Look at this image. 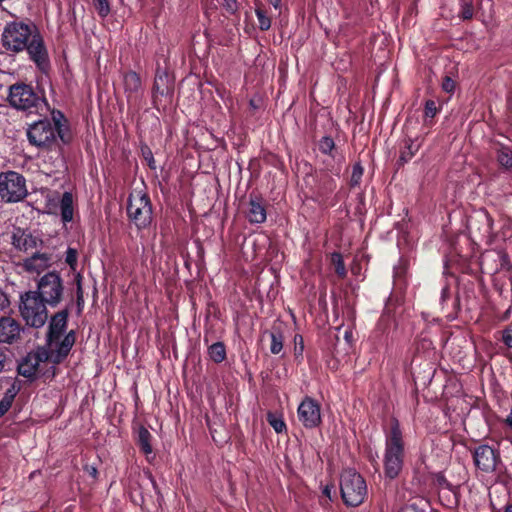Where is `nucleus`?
<instances>
[{"instance_id":"nucleus-1","label":"nucleus","mask_w":512,"mask_h":512,"mask_svg":"<svg viewBox=\"0 0 512 512\" xmlns=\"http://www.w3.org/2000/svg\"><path fill=\"white\" fill-rule=\"evenodd\" d=\"M1 45L10 54L26 52L28 59L42 73H47L51 68L44 38L37 26L30 21L7 22L1 34Z\"/></svg>"},{"instance_id":"nucleus-2","label":"nucleus","mask_w":512,"mask_h":512,"mask_svg":"<svg viewBox=\"0 0 512 512\" xmlns=\"http://www.w3.org/2000/svg\"><path fill=\"white\" fill-rule=\"evenodd\" d=\"M385 448L383 468L385 477L395 479L401 473L405 459L403 432L398 419L391 418L389 427L384 429Z\"/></svg>"},{"instance_id":"nucleus-3","label":"nucleus","mask_w":512,"mask_h":512,"mask_svg":"<svg viewBox=\"0 0 512 512\" xmlns=\"http://www.w3.org/2000/svg\"><path fill=\"white\" fill-rule=\"evenodd\" d=\"M127 216L138 230L147 229L152 224L153 208L146 192L134 190L129 194Z\"/></svg>"},{"instance_id":"nucleus-4","label":"nucleus","mask_w":512,"mask_h":512,"mask_svg":"<svg viewBox=\"0 0 512 512\" xmlns=\"http://www.w3.org/2000/svg\"><path fill=\"white\" fill-rule=\"evenodd\" d=\"M341 497L347 506L357 507L367 496L364 478L353 468L344 469L340 476Z\"/></svg>"},{"instance_id":"nucleus-5","label":"nucleus","mask_w":512,"mask_h":512,"mask_svg":"<svg viewBox=\"0 0 512 512\" xmlns=\"http://www.w3.org/2000/svg\"><path fill=\"white\" fill-rule=\"evenodd\" d=\"M46 302L38 297L37 292L27 291L20 295L19 311L28 326L41 328L48 319Z\"/></svg>"},{"instance_id":"nucleus-6","label":"nucleus","mask_w":512,"mask_h":512,"mask_svg":"<svg viewBox=\"0 0 512 512\" xmlns=\"http://www.w3.org/2000/svg\"><path fill=\"white\" fill-rule=\"evenodd\" d=\"M27 196L26 180L15 171L0 173V197L8 203H16Z\"/></svg>"},{"instance_id":"nucleus-7","label":"nucleus","mask_w":512,"mask_h":512,"mask_svg":"<svg viewBox=\"0 0 512 512\" xmlns=\"http://www.w3.org/2000/svg\"><path fill=\"white\" fill-rule=\"evenodd\" d=\"M27 137L30 144L38 148H49L57 138L63 140V134L57 131L49 119L39 120L31 124L27 130Z\"/></svg>"},{"instance_id":"nucleus-8","label":"nucleus","mask_w":512,"mask_h":512,"mask_svg":"<svg viewBox=\"0 0 512 512\" xmlns=\"http://www.w3.org/2000/svg\"><path fill=\"white\" fill-rule=\"evenodd\" d=\"M63 290L64 287L60 275L57 272H48L39 279L35 292L48 305L55 307L61 301Z\"/></svg>"},{"instance_id":"nucleus-9","label":"nucleus","mask_w":512,"mask_h":512,"mask_svg":"<svg viewBox=\"0 0 512 512\" xmlns=\"http://www.w3.org/2000/svg\"><path fill=\"white\" fill-rule=\"evenodd\" d=\"M76 211V202L71 192L65 191L61 196L55 193L46 199V212L48 214H59L63 226L72 222Z\"/></svg>"},{"instance_id":"nucleus-10","label":"nucleus","mask_w":512,"mask_h":512,"mask_svg":"<svg viewBox=\"0 0 512 512\" xmlns=\"http://www.w3.org/2000/svg\"><path fill=\"white\" fill-rule=\"evenodd\" d=\"M42 100L33 87L28 84L18 83L9 88L8 101L12 107L18 110L31 111Z\"/></svg>"},{"instance_id":"nucleus-11","label":"nucleus","mask_w":512,"mask_h":512,"mask_svg":"<svg viewBox=\"0 0 512 512\" xmlns=\"http://www.w3.org/2000/svg\"><path fill=\"white\" fill-rule=\"evenodd\" d=\"M473 460L475 466L486 473L494 472L501 461L499 452L486 444L475 448Z\"/></svg>"},{"instance_id":"nucleus-12","label":"nucleus","mask_w":512,"mask_h":512,"mask_svg":"<svg viewBox=\"0 0 512 512\" xmlns=\"http://www.w3.org/2000/svg\"><path fill=\"white\" fill-rule=\"evenodd\" d=\"M298 418L306 428H315L321 423L319 404L311 397H305L298 406Z\"/></svg>"},{"instance_id":"nucleus-13","label":"nucleus","mask_w":512,"mask_h":512,"mask_svg":"<svg viewBox=\"0 0 512 512\" xmlns=\"http://www.w3.org/2000/svg\"><path fill=\"white\" fill-rule=\"evenodd\" d=\"M11 245L18 252L28 253L42 243L41 239L34 236L28 229L14 227L10 236Z\"/></svg>"},{"instance_id":"nucleus-14","label":"nucleus","mask_w":512,"mask_h":512,"mask_svg":"<svg viewBox=\"0 0 512 512\" xmlns=\"http://www.w3.org/2000/svg\"><path fill=\"white\" fill-rule=\"evenodd\" d=\"M51 257L47 253L35 252L32 256L25 258L19 264L22 269L29 274H41L49 268Z\"/></svg>"},{"instance_id":"nucleus-15","label":"nucleus","mask_w":512,"mask_h":512,"mask_svg":"<svg viewBox=\"0 0 512 512\" xmlns=\"http://www.w3.org/2000/svg\"><path fill=\"white\" fill-rule=\"evenodd\" d=\"M68 311L62 310L51 317L47 333V343L53 346L54 340H59L66 329Z\"/></svg>"},{"instance_id":"nucleus-16","label":"nucleus","mask_w":512,"mask_h":512,"mask_svg":"<svg viewBox=\"0 0 512 512\" xmlns=\"http://www.w3.org/2000/svg\"><path fill=\"white\" fill-rule=\"evenodd\" d=\"M75 343V332L72 330L67 333L62 340H54L52 347V363H61L70 353Z\"/></svg>"},{"instance_id":"nucleus-17","label":"nucleus","mask_w":512,"mask_h":512,"mask_svg":"<svg viewBox=\"0 0 512 512\" xmlns=\"http://www.w3.org/2000/svg\"><path fill=\"white\" fill-rule=\"evenodd\" d=\"M20 332V324L14 318H0V343H12L20 336Z\"/></svg>"},{"instance_id":"nucleus-18","label":"nucleus","mask_w":512,"mask_h":512,"mask_svg":"<svg viewBox=\"0 0 512 512\" xmlns=\"http://www.w3.org/2000/svg\"><path fill=\"white\" fill-rule=\"evenodd\" d=\"M123 85L128 100L136 98L141 91V79L134 71H129L124 74Z\"/></svg>"},{"instance_id":"nucleus-19","label":"nucleus","mask_w":512,"mask_h":512,"mask_svg":"<svg viewBox=\"0 0 512 512\" xmlns=\"http://www.w3.org/2000/svg\"><path fill=\"white\" fill-rule=\"evenodd\" d=\"M247 217L250 223H263L266 220V209L259 201L251 199Z\"/></svg>"},{"instance_id":"nucleus-20","label":"nucleus","mask_w":512,"mask_h":512,"mask_svg":"<svg viewBox=\"0 0 512 512\" xmlns=\"http://www.w3.org/2000/svg\"><path fill=\"white\" fill-rule=\"evenodd\" d=\"M19 387L13 383L4 393L0 400V418L5 415L11 408L16 395L19 392Z\"/></svg>"},{"instance_id":"nucleus-21","label":"nucleus","mask_w":512,"mask_h":512,"mask_svg":"<svg viewBox=\"0 0 512 512\" xmlns=\"http://www.w3.org/2000/svg\"><path fill=\"white\" fill-rule=\"evenodd\" d=\"M151 433L144 427H140L138 430L137 443L141 451L148 457L153 453L151 446Z\"/></svg>"},{"instance_id":"nucleus-22","label":"nucleus","mask_w":512,"mask_h":512,"mask_svg":"<svg viewBox=\"0 0 512 512\" xmlns=\"http://www.w3.org/2000/svg\"><path fill=\"white\" fill-rule=\"evenodd\" d=\"M52 347L47 343V347H39L35 351L28 353L29 355V361H35L39 365L42 362H46L50 360L52 362Z\"/></svg>"},{"instance_id":"nucleus-23","label":"nucleus","mask_w":512,"mask_h":512,"mask_svg":"<svg viewBox=\"0 0 512 512\" xmlns=\"http://www.w3.org/2000/svg\"><path fill=\"white\" fill-rule=\"evenodd\" d=\"M39 364L35 361H29V355L20 362L18 366V373L26 378H33L36 376Z\"/></svg>"},{"instance_id":"nucleus-24","label":"nucleus","mask_w":512,"mask_h":512,"mask_svg":"<svg viewBox=\"0 0 512 512\" xmlns=\"http://www.w3.org/2000/svg\"><path fill=\"white\" fill-rule=\"evenodd\" d=\"M496 154L500 166L507 170L512 169V149L510 147L500 145Z\"/></svg>"},{"instance_id":"nucleus-25","label":"nucleus","mask_w":512,"mask_h":512,"mask_svg":"<svg viewBox=\"0 0 512 512\" xmlns=\"http://www.w3.org/2000/svg\"><path fill=\"white\" fill-rule=\"evenodd\" d=\"M208 355L215 363H221L226 358V348L222 342L213 343L208 348Z\"/></svg>"},{"instance_id":"nucleus-26","label":"nucleus","mask_w":512,"mask_h":512,"mask_svg":"<svg viewBox=\"0 0 512 512\" xmlns=\"http://www.w3.org/2000/svg\"><path fill=\"white\" fill-rule=\"evenodd\" d=\"M418 149L419 145L415 141L411 139L407 140L405 142V148L400 152L399 162L405 164L410 161Z\"/></svg>"},{"instance_id":"nucleus-27","label":"nucleus","mask_w":512,"mask_h":512,"mask_svg":"<svg viewBox=\"0 0 512 512\" xmlns=\"http://www.w3.org/2000/svg\"><path fill=\"white\" fill-rule=\"evenodd\" d=\"M267 422L269 425L275 430L276 433H282L286 431L287 427L283 420L282 415L274 413V412H268L267 413Z\"/></svg>"},{"instance_id":"nucleus-28","label":"nucleus","mask_w":512,"mask_h":512,"mask_svg":"<svg viewBox=\"0 0 512 512\" xmlns=\"http://www.w3.org/2000/svg\"><path fill=\"white\" fill-rule=\"evenodd\" d=\"M270 338V352L277 355L283 350L284 337L280 331H272L270 333Z\"/></svg>"},{"instance_id":"nucleus-29","label":"nucleus","mask_w":512,"mask_h":512,"mask_svg":"<svg viewBox=\"0 0 512 512\" xmlns=\"http://www.w3.org/2000/svg\"><path fill=\"white\" fill-rule=\"evenodd\" d=\"M51 117H52V120H50V121L52 122V125L57 127V131H59L61 134H63L64 128H65V123H66L64 114L59 110H53L51 113Z\"/></svg>"},{"instance_id":"nucleus-30","label":"nucleus","mask_w":512,"mask_h":512,"mask_svg":"<svg viewBox=\"0 0 512 512\" xmlns=\"http://www.w3.org/2000/svg\"><path fill=\"white\" fill-rule=\"evenodd\" d=\"M335 148L334 140L329 136H324L319 141V150L326 155H332V151Z\"/></svg>"},{"instance_id":"nucleus-31","label":"nucleus","mask_w":512,"mask_h":512,"mask_svg":"<svg viewBox=\"0 0 512 512\" xmlns=\"http://www.w3.org/2000/svg\"><path fill=\"white\" fill-rule=\"evenodd\" d=\"M331 258H332V262L335 266L336 274L340 277H345L346 276V268H345V264H344L342 255L340 253L335 252L332 254Z\"/></svg>"},{"instance_id":"nucleus-32","label":"nucleus","mask_w":512,"mask_h":512,"mask_svg":"<svg viewBox=\"0 0 512 512\" xmlns=\"http://www.w3.org/2000/svg\"><path fill=\"white\" fill-rule=\"evenodd\" d=\"M255 14H256V17L258 19V23H259V28L262 30V31H266L268 30L270 27H271V20L270 18L266 15L265 11L262 10L261 8L257 7L255 9Z\"/></svg>"},{"instance_id":"nucleus-33","label":"nucleus","mask_w":512,"mask_h":512,"mask_svg":"<svg viewBox=\"0 0 512 512\" xmlns=\"http://www.w3.org/2000/svg\"><path fill=\"white\" fill-rule=\"evenodd\" d=\"M435 482L441 490H448L453 494H456L457 487L453 486L444 476L443 473L435 475Z\"/></svg>"},{"instance_id":"nucleus-34","label":"nucleus","mask_w":512,"mask_h":512,"mask_svg":"<svg viewBox=\"0 0 512 512\" xmlns=\"http://www.w3.org/2000/svg\"><path fill=\"white\" fill-rule=\"evenodd\" d=\"M364 169L361 165V163H355L353 165L352 169V175L350 179V185L352 187L358 186L361 182L362 176H363Z\"/></svg>"},{"instance_id":"nucleus-35","label":"nucleus","mask_w":512,"mask_h":512,"mask_svg":"<svg viewBox=\"0 0 512 512\" xmlns=\"http://www.w3.org/2000/svg\"><path fill=\"white\" fill-rule=\"evenodd\" d=\"M94 6L102 18L106 17L110 13V5L108 0H93Z\"/></svg>"},{"instance_id":"nucleus-36","label":"nucleus","mask_w":512,"mask_h":512,"mask_svg":"<svg viewBox=\"0 0 512 512\" xmlns=\"http://www.w3.org/2000/svg\"><path fill=\"white\" fill-rule=\"evenodd\" d=\"M78 252L76 249L69 247L65 253V262L71 269H75L77 265Z\"/></svg>"},{"instance_id":"nucleus-37","label":"nucleus","mask_w":512,"mask_h":512,"mask_svg":"<svg viewBox=\"0 0 512 512\" xmlns=\"http://www.w3.org/2000/svg\"><path fill=\"white\" fill-rule=\"evenodd\" d=\"M474 9L471 2L463 1L461 3L460 16L464 20L471 19L473 17Z\"/></svg>"},{"instance_id":"nucleus-38","label":"nucleus","mask_w":512,"mask_h":512,"mask_svg":"<svg viewBox=\"0 0 512 512\" xmlns=\"http://www.w3.org/2000/svg\"><path fill=\"white\" fill-rule=\"evenodd\" d=\"M294 342H295V348H294L295 356L297 358L298 357H302L303 351H304V343H303L302 336L301 335H295Z\"/></svg>"},{"instance_id":"nucleus-39","label":"nucleus","mask_w":512,"mask_h":512,"mask_svg":"<svg viewBox=\"0 0 512 512\" xmlns=\"http://www.w3.org/2000/svg\"><path fill=\"white\" fill-rule=\"evenodd\" d=\"M437 112L436 103L433 100H427L425 103V116L433 118Z\"/></svg>"},{"instance_id":"nucleus-40","label":"nucleus","mask_w":512,"mask_h":512,"mask_svg":"<svg viewBox=\"0 0 512 512\" xmlns=\"http://www.w3.org/2000/svg\"><path fill=\"white\" fill-rule=\"evenodd\" d=\"M455 82L452 78L446 76L442 82V89L447 93H453L455 90Z\"/></svg>"},{"instance_id":"nucleus-41","label":"nucleus","mask_w":512,"mask_h":512,"mask_svg":"<svg viewBox=\"0 0 512 512\" xmlns=\"http://www.w3.org/2000/svg\"><path fill=\"white\" fill-rule=\"evenodd\" d=\"M449 299H451V290L448 285H445L441 290L440 304L444 306L446 301Z\"/></svg>"},{"instance_id":"nucleus-42","label":"nucleus","mask_w":512,"mask_h":512,"mask_svg":"<svg viewBox=\"0 0 512 512\" xmlns=\"http://www.w3.org/2000/svg\"><path fill=\"white\" fill-rule=\"evenodd\" d=\"M223 6L231 14L235 13L238 8L236 0H223Z\"/></svg>"},{"instance_id":"nucleus-43","label":"nucleus","mask_w":512,"mask_h":512,"mask_svg":"<svg viewBox=\"0 0 512 512\" xmlns=\"http://www.w3.org/2000/svg\"><path fill=\"white\" fill-rule=\"evenodd\" d=\"M502 341L506 346L512 348V329H505L503 331Z\"/></svg>"},{"instance_id":"nucleus-44","label":"nucleus","mask_w":512,"mask_h":512,"mask_svg":"<svg viewBox=\"0 0 512 512\" xmlns=\"http://www.w3.org/2000/svg\"><path fill=\"white\" fill-rule=\"evenodd\" d=\"M145 160L148 162L150 168L155 169V160L150 149L142 150Z\"/></svg>"},{"instance_id":"nucleus-45","label":"nucleus","mask_w":512,"mask_h":512,"mask_svg":"<svg viewBox=\"0 0 512 512\" xmlns=\"http://www.w3.org/2000/svg\"><path fill=\"white\" fill-rule=\"evenodd\" d=\"M398 512H423L415 504L403 506Z\"/></svg>"},{"instance_id":"nucleus-46","label":"nucleus","mask_w":512,"mask_h":512,"mask_svg":"<svg viewBox=\"0 0 512 512\" xmlns=\"http://www.w3.org/2000/svg\"><path fill=\"white\" fill-rule=\"evenodd\" d=\"M5 361H6V355H5L4 351H2L0 349V372H2V370L4 369Z\"/></svg>"},{"instance_id":"nucleus-47","label":"nucleus","mask_w":512,"mask_h":512,"mask_svg":"<svg viewBox=\"0 0 512 512\" xmlns=\"http://www.w3.org/2000/svg\"><path fill=\"white\" fill-rule=\"evenodd\" d=\"M269 3L275 8L280 9L281 7V0H268Z\"/></svg>"},{"instance_id":"nucleus-48","label":"nucleus","mask_w":512,"mask_h":512,"mask_svg":"<svg viewBox=\"0 0 512 512\" xmlns=\"http://www.w3.org/2000/svg\"><path fill=\"white\" fill-rule=\"evenodd\" d=\"M344 337L349 342L352 337V331H349V330L345 331Z\"/></svg>"},{"instance_id":"nucleus-49","label":"nucleus","mask_w":512,"mask_h":512,"mask_svg":"<svg viewBox=\"0 0 512 512\" xmlns=\"http://www.w3.org/2000/svg\"><path fill=\"white\" fill-rule=\"evenodd\" d=\"M323 493L329 497L330 496V489L328 487H325V489L323 490Z\"/></svg>"},{"instance_id":"nucleus-50","label":"nucleus","mask_w":512,"mask_h":512,"mask_svg":"<svg viewBox=\"0 0 512 512\" xmlns=\"http://www.w3.org/2000/svg\"><path fill=\"white\" fill-rule=\"evenodd\" d=\"M504 512H512V504L507 505Z\"/></svg>"},{"instance_id":"nucleus-51","label":"nucleus","mask_w":512,"mask_h":512,"mask_svg":"<svg viewBox=\"0 0 512 512\" xmlns=\"http://www.w3.org/2000/svg\"><path fill=\"white\" fill-rule=\"evenodd\" d=\"M154 88H155L157 91L159 90V87H158V79H156V80H155Z\"/></svg>"},{"instance_id":"nucleus-52","label":"nucleus","mask_w":512,"mask_h":512,"mask_svg":"<svg viewBox=\"0 0 512 512\" xmlns=\"http://www.w3.org/2000/svg\"><path fill=\"white\" fill-rule=\"evenodd\" d=\"M250 105H251L252 107H255V105H254V103H253V101H252V100L250 101Z\"/></svg>"}]
</instances>
